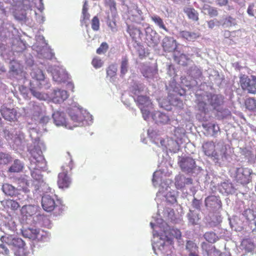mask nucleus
Segmentation results:
<instances>
[{
  "mask_svg": "<svg viewBox=\"0 0 256 256\" xmlns=\"http://www.w3.org/2000/svg\"><path fill=\"white\" fill-rule=\"evenodd\" d=\"M175 180V184L178 188H184L186 184H190L192 183V180L191 178H186L182 176H176Z\"/></svg>",
  "mask_w": 256,
  "mask_h": 256,
  "instance_id": "19",
  "label": "nucleus"
},
{
  "mask_svg": "<svg viewBox=\"0 0 256 256\" xmlns=\"http://www.w3.org/2000/svg\"><path fill=\"white\" fill-rule=\"evenodd\" d=\"M23 166L20 160H16L14 161L13 164L9 168V171L12 172H18L22 170Z\"/></svg>",
  "mask_w": 256,
  "mask_h": 256,
  "instance_id": "34",
  "label": "nucleus"
},
{
  "mask_svg": "<svg viewBox=\"0 0 256 256\" xmlns=\"http://www.w3.org/2000/svg\"><path fill=\"white\" fill-rule=\"evenodd\" d=\"M220 186H221L220 190L222 192H224L228 194L230 192V190H231V188H232V184H231L226 182H224L221 184Z\"/></svg>",
  "mask_w": 256,
  "mask_h": 256,
  "instance_id": "47",
  "label": "nucleus"
},
{
  "mask_svg": "<svg viewBox=\"0 0 256 256\" xmlns=\"http://www.w3.org/2000/svg\"><path fill=\"white\" fill-rule=\"evenodd\" d=\"M10 157L8 154L0 152V164H6L10 161Z\"/></svg>",
  "mask_w": 256,
  "mask_h": 256,
  "instance_id": "48",
  "label": "nucleus"
},
{
  "mask_svg": "<svg viewBox=\"0 0 256 256\" xmlns=\"http://www.w3.org/2000/svg\"><path fill=\"white\" fill-rule=\"evenodd\" d=\"M236 24V19L231 16H226L223 20L222 26L225 28H230Z\"/></svg>",
  "mask_w": 256,
  "mask_h": 256,
  "instance_id": "29",
  "label": "nucleus"
},
{
  "mask_svg": "<svg viewBox=\"0 0 256 256\" xmlns=\"http://www.w3.org/2000/svg\"><path fill=\"white\" fill-rule=\"evenodd\" d=\"M243 216L248 222H251L256 218V212L250 208L246 209L244 210Z\"/></svg>",
  "mask_w": 256,
  "mask_h": 256,
  "instance_id": "31",
  "label": "nucleus"
},
{
  "mask_svg": "<svg viewBox=\"0 0 256 256\" xmlns=\"http://www.w3.org/2000/svg\"><path fill=\"white\" fill-rule=\"evenodd\" d=\"M92 28L94 31L100 28V20L98 16H94L92 20Z\"/></svg>",
  "mask_w": 256,
  "mask_h": 256,
  "instance_id": "46",
  "label": "nucleus"
},
{
  "mask_svg": "<svg viewBox=\"0 0 256 256\" xmlns=\"http://www.w3.org/2000/svg\"><path fill=\"white\" fill-rule=\"evenodd\" d=\"M0 112L2 117L9 121L16 119L17 112L14 108H8L3 106L0 108Z\"/></svg>",
  "mask_w": 256,
  "mask_h": 256,
  "instance_id": "13",
  "label": "nucleus"
},
{
  "mask_svg": "<svg viewBox=\"0 0 256 256\" xmlns=\"http://www.w3.org/2000/svg\"><path fill=\"white\" fill-rule=\"evenodd\" d=\"M72 181L68 175V171H63L60 172L58 175V185L60 188H67L70 187Z\"/></svg>",
  "mask_w": 256,
  "mask_h": 256,
  "instance_id": "10",
  "label": "nucleus"
},
{
  "mask_svg": "<svg viewBox=\"0 0 256 256\" xmlns=\"http://www.w3.org/2000/svg\"><path fill=\"white\" fill-rule=\"evenodd\" d=\"M208 14L210 17L216 16L218 15V12L216 9L213 7L210 6L208 8Z\"/></svg>",
  "mask_w": 256,
  "mask_h": 256,
  "instance_id": "50",
  "label": "nucleus"
},
{
  "mask_svg": "<svg viewBox=\"0 0 256 256\" xmlns=\"http://www.w3.org/2000/svg\"><path fill=\"white\" fill-rule=\"evenodd\" d=\"M2 242L12 246L16 256H28L26 244L20 238L12 235L3 236L0 238Z\"/></svg>",
  "mask_w": 256,
  "mask_h": 256,
  "instance_id": "2",
  "label": "nucleus"
},
{
  "mask_svg": "<svg viewBox=\"0 0 256 256\" xmlns=\"http://www.w3.org/2000/svg\"><path fill=\"white\" fill-rule=\"evenodd\" d=\"M2 189L4 194L8 196H16L18 193L17 188L8 183L3 184Z\"/></svg>",
  "mask_w": 256,
  "mask_h": 256,
  "instance_id": "20",
  "label": "nucleus"
},
{
  "mask_svg": "<svg viewBox=\"0 0 256 256\" xmlns=\"http://www.w3.org/2000/svg\"><path fill=\"white\" fill-rule=\"evenodd\" d=\"M143 76L146 78H149L152 76L151 69L148 68L144 71L142 72Z\"/></svg>",
  "mask_w": 256,
  "mask_h": 256,
  "instance_id": "55",
  "label": "nucleus"
},
{
  "mask_svg": "<svg viewBox=\"0 0 256 256\" xmlns=\"http://www.w3.org/2000/svg\"><path fill=\"white\" fill-rule=\"evenodd\" d=\"M208 25L210 28H213L216 25V22L214 20H210L208 22Z\"/></svg>",
  "mask_w": 256,
  "mask_h": 256,
  "instance_id": "58",
  "label": "nucleus"
},
{
  "mask_svg": "<svg viewBox=\"0 0 256 256\" xmlns=\"http://www.w3.org/2000/svg\"><path fill=\"white\" fill-rule=\"evenodd\" d=\"M42 87H37L36 86H30V90L32 94L37 98L40 100H44L46 97L44 94L36 90V89H40Z\"/></svg>",
  "mask_w": 256,
  "mask_h": 256,
  "instance_id": "30",
  "label": "nucleus"
},
{
  "mask_svg": "<svg viewBox=\"0 0 256 256\" xmlns=\"http://www.w3.org/2000/svg\"><path fill=\"white\" fill-rule=\"evenodd\" d=\"M186 249L190 252V254H196L198 251V246L194 242L188 240L186 244Z\"/></svg>",
  "mask_w": 256,
  "mask_h": 256,
  "instance_id": "42",
  "label": "nucleus"
},
{
  "mask_svg": "<svg viewBox=\"0 0 256 256\" xmlns=\"http://www.w3.org/2000/svg\"><path fill=\"white\" fill-rule=\"evenodd\" d=\"M255 7V4L254 3L250 4L247 9V12L248 14L250 16H254V8Z\"/></svg>",
  "mask_w": 256,
  "mask_h": 256,
  "instance_id": "52",
  "label": "nucleus"
},
{
  "mask_svg": "<svg viewBox=\"0 0 256 256\" xmlns=\"http://www.w3.org/2000/svg\"><path fill=\"white\" fill-rule=\"evenodd\" d=\"M24 138V134L22 132H20L16 138L15 140H14V142H16V140L18 139L20 141L22 139Z\"/></svg>",
  "mask_w": 256,
  "mask_h": 256,
  "instance_id": "60",
  "label": "nucleus"
},
{
  "mask_svg": "<svg viewBox=\"0 0 256 256\" xmlns=\"http://www.w3.org/2000/svg\"><path fill=\"white\" fill-rule=\"evenodd\" d=\"M4 137L7 140H12L13 138V136L12 134L10 133V132L6 130H4Z\"/></svg>",
  "mask_w": 256,
  "mask_h": 256,
  "instance_id": "56",
  "label": "nucleus"
},
{
  "mask_svg": "<svg viewBox=\"0 0 256 256\" xmlns=\"http://www.w3.org/2000/svg\"><path fill=\"white\" fill-rule=\"evenodd\" d=\"M142 116L145 120L148 119L150 117V112L149 110L146 109L144 107H140Z\"/></svg>",
  "mask_w": 256,
  "mask_h": 256,
  "instance_id": "51",
  "label": "nucleus"
},
{
  "mask_svg": "<svg viewBox=\"0 0 256 256\" xmlns=\"http://www.w3.org/2000/svg\"><path fill=\"white\" fill-rule=\"evenodd\" d=\"M72 161L71 160L70 162V165H69V168H70V170H72Z\"/></svg>",
  "mask_w": 256,
  "mask_h": 256,
  "instance_id": "62",
  "label": "nucleus"
},
{
  "mask_svg": "<svg viewBox=\"0 0 256 256\" xmlns=\"http://www.w3.org/2000/svg\"><path fill=\"white\" fill-rule=\"evenodd\" d=\"M49 120V118L48 116H44L40 119V122H47Z\"/></svg>",
  "mask_w": 256,
  "mask_h": 256,
  "instance_id": "61",
  "label": "nucleus"
},
{
  "mask_svg": "<svg viewBox=\"0 0 256 256\" xmlns=\"http://www.w3.org/2000/svg\"><path fill=\"white\" fill-rule=\"evenodd\" d=\"M202 150L204 154L216 163H220L227 160L228 150L224 144H218L213 141H207L202 144Z\"/></svg>",
  "mask_w": 256,
  "mask_h": 256,
  "instance_id": "1",
  "label": "nucleus"
},
{
  "mask_svg": "<svg viewBox=\"0 0 256 256\" xmlns=\"http://www.w3.org/2000/svg\"><path fill=\"white\" fill-rule=\"evenodd\" d=\"M18 186L21 188L20 190H22L24 192L29 191L28 187L29 186L28 180L24 178H21L18 179Z\"/></svg>",
  "mask_w": 256,
  "mask_h": 256,
  "instance_id": "33",
  "label": "nucleus"
},
{
  "mask_svg": "<svg viewBox=\"0 0 256 256\" xmlns=\"http://www.w3.org/2000/svg\"><path fill=\"white\" fill-rule=\"evenodd\" d=\"M43 164H36V166L34 170L31 171V176L32 178L37 181L40 180L42 178L41 174L40 169L42 168Z\"/></svg>",
  "mask_w": 256,
  "mask_h": 256,
  "instance_id": "26",
  "label": "nucleus"
},
{
  "mask_svg": "<svg viewBox=\"0 0 256 256\" xmlns=\"http://www.w3.org/2000/svg\"><path fill=\"white\" fill-rule=\"evenodd\" d=\"M145 42L148 46L154 47L158 44V38L156 32L148 26L145 28Z\"/></svg>",
  "mask_w": 256,
  "mask_h": 256,
  "instance_id": "9",
  "label": "nucleus"
},
{
  "mask_svg": "<svg viewBox=\"0 0 256 256\" xmlns=\"http://www.w3.org/2000/svg\"><path fill=\"white\" fill-rule=\"evenodd\" d=\"M4 202L5 207L10 208L13 211L18 210L20 207L19 203L16 200H14L8 199L5 200Z\"/></svg>",
  "mask_w": 256,
  "mask_h": 256,
  "instance_id": "27",
  "label": "nucleus"
},
{
  "mask_svg": "<svg viewBox=\"0 0 256 256\" xmlns=\"http://www.w3.org/2000/svg\"><path fill=\"white\" fill-rule=\"evenodd\" d=\"M2 242V244H0V254L8 256L10 254V250Z\"/></svg>",
  "mask_w": 256,
  "mask_h": 256,
  "instance_id": "49",
  "label": "nucleus"
},
{
  "mask_svg": "<svg viewBox=\"0 0 256 256\" xmlns=\"http://www.w3.org/2000/svg\"><path fill=\"white\" fill-rule=\"evenodd\" d=\"M32 78L30 86L43 87L48 84V81L46 80L42 71L40 69L36 70L32 72Z\"/></svg>",
  "mask_w": 256,
  "mask_h": 256,
  "instance_id": "8",
  "label": "nucleus"
},
{
  "mask_svg": "<svg viewBox=\"0 0 256 256\" xmlns=\"http://www.w3.org/2000/svg\"><path fill=\"white\" fill-rule=\"evenodd\" d=\"M188 216L189 222L192 225L196 224L200 220L198 214L192 211L188 214Z\"/></svg>",
  "mask_w": 256,
  "mask_h": 256,
  "instance_id": "40",
  "label": "nucleus"
},
{
  "mask_svg": "<svg viewBox=\"0 0 256 256\" xmlns=\"http://www.w3.org/2000/svg\"><path fill=\"white\" fill-rule=\"evenodd\" d=\"M180 34L181 38L188 41H194L200 36L198 33L186 30L180 31Z\"/></svg>",
  "mask_w": 256,
  "mask_h": 256,
  "instance_id": "22",
  "label": "nucleus"
},
{
  "mask_svg": "<svg viewBox=\"0 0 256 256\" xmlns=\"http://www.w3.org/2000/svg\"><path fill=\"white\" fill-rule=\"evenodd\" d=\"M42 206L43 209L48 212L56 210V213L60 214L63 211V204L58 199L55 200L52 196L44 194L42 198Z\"/></svg>",
  "mask_w": 256,
  "mask_h": 256,
  "instance_id": "3",
  "label": "nucleus"
},
{
  "mask_svg": "<svg viewBox=\"0 0 256 256\" xmlns=\"http://www.w3.org/2000/svg\"><path fill=\"white\" fill-rule=\"evenodd\" d=\"M176 41L174 38L166 36L162 40V46L165 52H170L176 48Z\"/></svg>",
  "mask_w": 256,
  "mask_h": 256,
  "instance_id": "17",
  "label": "nucleus"
},
{
  "mask_svg": "<svg viewBox=\"0 0 256 256\" xmlns=\"http://www.w3.org/2000/svg\"><path fill=\"white\" fill-rule=\"evenodd\" d=\"M180 166L182 171L187 173H192L196 168V162L191 158H183L180 162Z\"/></svg>",
  "mask_w": 256,
  "mask_h": 256,
  "instance_id": "12",
  "label": "nucleus"
},
{
  "mask_svg": "<svg viewBox=\"0 0 256 256\" xmlns=\"http://www.w3.org/2000/svg\"><path fill=\"white\" fill-rule=\"evenodd\" d=\"M240 85L243 90H247L249 93L256 92V76H252V78L246 75H243L240 78Z\"/></svg>",
  "mask_w": 256,
  "mask_h": 256,
  "instance_id": "5",
  "label": "nucleus"
},
{
  "mask_svg": "<svg viewBox=\"0 0 256 256\" xmlns=\"http://www.w3.org/2000/svg\"><path fill=\"white\" fill-rule=\"evenodd\" d=\"M198 110L202 113L206 114L208 112L207 104L204 102L198 100L197 103Z\"/></svg>",
  "mask_w": 256,
  "mask_h": 256,
  "instance_id": "43",
  "label": "nucleus"
},
{
  "mask_svg": "<svg viewBox=\"0 0 256 256\" xmlns=\"http://www.w3.org/2000/svg\"><path fill=\"white\" fill-rule=\"evenodd\" d=\"M54 124L58 126H62L68 128V120H66L64 114L62 112H56L52 114Z\"/></svg>",
  "mask_w": 256,
  "mask_h": 256,
  "instance_id": "15",
  "label": "nucleus"
},
{
  "mask_svg": "<svg viewBox=\"0 0 256 256\" xmlns=\"http://www.w3.org/2000/svg\"><path fill=\"white\" fill-rule=\"evenodd\" d=\"M108 26L110 28L112 31L116 32L117 30L116 22H113L112 24L110 23Z\"/></svg>",
  "mask_w": 256,
  "mask_h": 256,
  "instance_id": "59",
  "label": "nucleus"
},
{
  "mask_svg": "<svg viewBox=\"0 0 256 256\" xmlns=\"http://www.w3.org/2000/svg\"><path fill=\"white\" fill-rule=\"evenodd\" d=\"M160 238L164 240L170 244H172V240L174 238L180 239L182 236V233L180 230L174 228L167 226L164 231L163 234H157Z\"/></svg>",
  "mask_w": 256,
  "mask_h": 256,
  "instance_id": "4",
  "label": "nucleus"
},
{
  "mask_svg": "<svg viewBox=\"0 0 256 256\" xmlns=\"http://www.w3.org/2000/svg\"><path fill=\"white\" fill-rule=\"evenodd\" d=\"M151 19L160 28L164 30L166 32L168 31V28L164 23L163 20L159 16L154 15L151 16Z\"/></svg>",
  "mask_w": 256,
  "mask_h": 256,
  "instance_id": "35",
  "label": "nucleus"
},
{
  "mask_svg": "<svg viewBox=\"0 0 256 256\" xmlns=\"http://www.w3.org/2000/svg\"><path fill=\"white\" fill-rule=\"evenodd\" d=\"M201 205V202L200 200H198L194 198L192 202V206L196 209H200Z\"/></svg>",
  "mask_w": 256,
  "mask_h": 256,
  "instance_id": "53",
  "label": "nucleus"
},
{
  "mask_svg": "<svg viewBox=\"0 0 256 256\" xmlns=\"http://www.w3.org/2000/svg\"><path fill=\"white\" fill-rule=\"evenodd\" d=\"M25 234L26 237L31 239H36L38 238L40 230L36 228H28L26 231Z\"/></svg>",
  "mask_w": 256,
  "mask_h": 256,
  "instance_id": "39",
  "label": "nucleus"
},
{
  "mask_svg": "<svg viewBox=\"0 0 256 256\" xmlns=\"http://www.w3.org/2000/svg\"><path fill=\"white\" fill-rule=\"evenodd\" d=\"M2 127V121H1V118H0V128Z\"/></svg>",
  "mask_w": 256,
  "mask_h": 256,
  "instance_id": "64",
  "label": "nucleus"
},
{
  "mask_svg": "<svg viewBox=\"0 0 256 256\" xmlns=\"http://www.w3.org/2000/svg\"><path fill=\"white\" fill-rule=\"evenodd\" d=\"M245 106L250 110L254 111L256 110V100L254 98H248L245 101Z\"/></svg>",
  "mask_w": 256,
  "mask_h": 256,
  "instance_id": "36",
  "label": "nucleus"
},
{
  "mask_svg": "<svg viewBox=\"0 0 256 256\" xmlns=\"http://www.w3.org/2000/svg\"><path fill=\"white\" fill-rule=\"evenodd\" d=\"M136 102L140 108L143 106H146L150 103V98L144 96H138L136 99Z\"/></svg>",
  "mask_w": 256,
  "mask_h": 256,
  "instance_id": "37",
  "label": "nucleus"
},
{
  "mask_svg": "<svg viewBox=\"0 0 256 256\" xmlns=\"http://www.w3.org/2000/svg\"><path fill=\"white\" fill-rule=\"evenodd\" d=\"M208 102L214 109L220 111V107L224 103L223 96L218 94H210V96H208Z\"/></svg>",
  "mask_w": 256,
  "mask_h": 256,
  "instance_id": "14",
  "label": "nucleus"
},
{
  "mask_svg": "<svg viewBox=\"0 0 256 256\" xmlns=\"http://www.w3.org/2000/svg\"><path fill=\"white\" fill-rule=\"evenodd\" d=\"M228 4V0H217V4L220 6H225Z\"/></svg>",
  "mask_w": 256,
  "mask_h": 256,
  "instance_id": "57",
  "label": "nucleus"
},
{
  "mask_svg": "<svg viewBox=\"0 0 256 256\" xmlns=\"http://www.w3.org/2000/svg\"><path fill=\"white\" fill-rule=\"evenodd\" d=\"M127 32L130 34L132 39L135 42L140 37L142 34L141 30L134 26H128Z\"/></svg>",
  "mask_w": 256,
  "mask_h": 256,
  "instance_id": "21",
  "label": "nucleus"
},
{
  "mask_svg": "<svg viewBox=\"0 0 256 256\" xmlns=\"http://www.w3.org/2000/svg\"><path fill=\"white\" fill-rule=\"evenodd\" d=\"M184 12L186 14L189 19L196 22L198 20V13L192 7H186L184 8Z\"/></svg>",
  "mask_w": 256,
  "mask_h": 256,
  "instance_id": "23",
  "label": "nucleus"
},
{
  "mask_svg": "<svg viewBox=\"0 0 256 256\" xmlns=\"http://www.w3.org/2000/svg\"><path fill=\"white\" fill-rule=\"evenodd\" d=\"M128 13L129 18L134 22L138 23L144 20L142 12L138 7L130 10Z\"/></svg>",
  "mask_w": 256,
  "mask_h": 256,
  "instance_id": "16",
  "label": "nucleus"
},
{
  "mask_svg": "<svg viewBox=\"0 0 256 256\" xmlns=\"http://www.w3.org/2000/svg\"><path fill=\"white\" fill-rule=\"evenodd\" d=\"M90 14L88 12V8L87 5V2L86 1L83 5L82 9V16L80 20V23L82 25H86L88 26V21L90 20Z\"/></svg>",
  "mask_w": 256,
  "mask_h": 256,
  "instance_id": "24",
  "label": "nucleus"
},
{
  "mask_svg": "<svg viewBox=\"0 0 256 256\" xmlns=\"http://www.w3.org/2000/svg\"><path fill=\"white\" fill-rule=\"evenodd\" d=\"M68 98V94L66 90H57L54 92L53 101L56 103L63 102Z\"/></svg>",
  "mask_w": 256,
  "mask_h": 256,
  "instance_id": "18",
  "label": "nucleus"
},
{
  "mask_svg": "<svg viewBox=\"0 0 256 256\" xmlns=\"http://www.w3.org/2000/svg\"><path fill=\"white\" fill-rule=\"evenodd\" d=\"M252 173V170L250 168L244 167L237 168L234 176L235 180L242 184H248L251 180Z\"/></svg>",
  "mask_w": 256,
  "mask_h": 256,
  "instance_id": "6",
  "label": "nucleus"
},
{
  "mask_svg": "<svg viewBox=\"0 0 256 256\" xmlns=\"http://www.w3.org/2000/svg\"><path fill=\"white\" fill-rule=\"evenodd\" d=\"M30 153L32 158L31 160L32 162H35L36 164H44V159L42 156V152L39 146H34L30 150Z\"/></svg>",
  "mask_w": 256,
  "mask_h": 256,
  "instance_id": "11",
  "label": "nucleus"
},
{
  "mask_svg": "<svg viewBox=\"0 0 256 256\" xmlns=\"http://www.w3.org/2000/svg\"><path fill=\"white\" fill-rule=\"evenodd\" d=\"M128 60L126 57L122 58L120 64V74L124 76L128 71Z\"/></svg>",
  "mask_w": 256,
  "mask_h": 256,
  "instance_id": "38",
  "label": "nucleus"
},
{
  "mask_svg": "<svg viewBox=\"0 0 256 256\" xmlns=\"http://www.w3.org/2000/svg\"><path fill=\"white\" fill-rule=\"evenodd\" d=\"M242 246L248 252H252L254 248V242L250 238L244 239L241 243Z\"/></svg>",
  "mask_w": 256,
  "mask_h": 256,
  "instance_id": "28",
  "label": "nucleus"
},
{
  "mask_svg": "<svg viewBox=\"0 0 256 256\" xmlns=\"http://www.w3.org/2000/svg\"><path fill=\"white\" fill-rule=\"evenodd\" d=\"M105 4L109 8L112 14H116L117 13L116 2L114 0H106Z\"/></svg>",
  "mask_w": 256,
  "mask_h": 256,
  "instance_id": "41",
  "label": "nucleus"
},
{
  "mask_svg": "<svg viewBox=\"0 0 256 256\" xmlns=\"http://www.w3.org/2000/svg\"><path fill=\"white\" fill-rule=\"evenodd\" d=\"M204 237L206 241L210 243H214L218 239V236L213 232H206L204 234Z\"/></svg>",
  "mask_w": 256,
  "mask_h": 256,
  "instance_id": "32",
  "label": "nucleus"
},
{
  "mask_svg": "<svg viewBox=\"0 0 256 256\" xmlns=\"http://www.w3.org/2000/svg\"><path fill=\"white\" fill-rule=\"evenodd\" d=\"M158 116H159V118H162V120H160L158 122H160V123H164V122H166L168 121V116H166V114H158Z\"/></svg>",
  "mask_w": 256,
  "mask_h": 256,
  "instance_id": "54",
  "label": "nucleus"
},
{
  "mask_svg": "<svg viewBox=\"0 0 256 256\" xmlns=\"http://www.w3.org/2000/svg\"><path fill=\"white\" fill-rule=\"evenodd\" d=\"M188 256H198V254H196L192 253V254H190Z\"/></svg>",
  "mask_w": 256,
  "mask_h": 256,
  "instance_id": "63",
  "label": "nucleus"
},
{
  "mask_svg": "<svg viewBox=\"0 0 256 256\" xmlns=\"http://www.w3.org/2000/svg\"><path fill=\"white\" fill-rule=\"evenodd\" d=\"M108 48V45L106 42L101 44L100 46L96 50V53L101 54L105 53Z\"/></svg>",
  "mask_w": 256,
  "mask_h": 256,
  "instance_id": "45",
  "label": "nucleus"
},
{
  "mask_svg": "<svg viewBox=\"0 0 256 256\" xmlns=\"http://www.w3.org/2000/svg\"><path fill=\"white\" fill-rule=\"evenodd\" d=\"M70 119L68 120V128L72 129L79 125L84 120V117L82 111L78 108L72 109L70 111Z\"/></svg>",
  "mask_w": 256,
  "mask_h": 256,
  "instance_id": "7",
  "label": "nucleus"
},
{
  "mask_svg": "<svg viewBox=\"0 0 256 256\" xmlns=\"http://www.w3.org/2000/svg\"><path fill=\"white\" fill-rule=\"evenodd\" d=\"M106 78H109L110 81L113 80L117 73V66L116 64H110L106 68Z\"/></svg>",
  "mask_w": 256,
  "mask_h": 256,
  "instance_id": "25",
  "label": "nucleus"
},
{
  "mask_svg": "<svg viewBox=\"0 0 256 256\" xmlns=\"http://www.w3.org/2000/svg\"><path fill=\"white\" fill-rule=\"evenodd\" d=\"M92 64L95 68H98L103 66L104 62L100 58L95 57L92 59Z\"/></svg>",
  "mask_w": 256,
  "mask_h": 256,
  "instance_id": "44",
  "label": "nucleus"
}]
</instances>
